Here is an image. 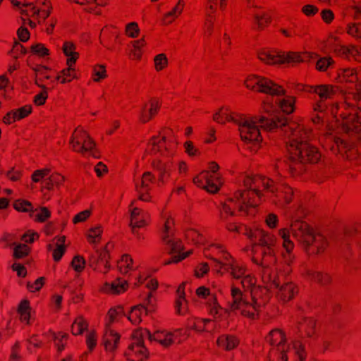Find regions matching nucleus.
I'll list each match as a JSON object with an SVG mask.
<instances>
[{
  "label": "nucleus",
  "instance_id": "obj_1",
  "mask_svg": "<svg viewBox=\"0 0 361 361\" xmlns=\"http://www.w3.org/2000/svg\"><path fill=\"white\" fill-rule=\"evenodd\" d=\"M245 85L249 89L271 95V99H268L264 104V110L269 114V117L240 116L239 118H235L221 109L214 116V120L224 123L221 118L225 117L226 120L236 123L242 140L251 151L255 152L261 146L262 139L259 130V125L266 131L279 132L286 135L289 139L288 150L290 159L296 164L317 162L320 158V154L307 142L310 133L304 126L289 121L279 112L280 109L284 114H291L294 110L293 98L286 95V90L281 86L258 75L248 76Z\"/></svg>",
  "mask_w": 361,
  "mask_h": 361
},
{
  "label": "nucleus",
  "instance_id": "obj_2",
  "mask_svg": "<svg viewBox=\"0 0 361 361\" xmlns=\"http://www.w3.org/2000/svg\"><path fill=\"white\" fill-rule=\"evenodd\" d=\"M174 334L166 331H157L152 335L147 329H140L133 334V343L129 346L126 356L130 361H144L148 356L146 347L143 344L145 338L150 341H157L164 347L174 342Z\"/></svg>",
  "mask_w": 361,
  "mask_h": 361
},
{
  "label": "nucleus",
  "instance_id": "obj_3",
  "mask_svg": "<svg viewBox=\"0 0 361 361\" xmlns=\"http://www.w3.org/2000/svg\"><path fill=\"white\" fill-rule=\"evenodd\" d=\"M293 236L300 241L309 255L323 252L329 242L323 235L315 234L313 230L305 222L295 220L290 225Z\"/></svg>",
  "mask_w": 361,
  "mask_h": 361
},
{
  "label": "nucleus",
  "instance_id": "obj_4",
  "mask_svg": "<svg viewBox=\"0 0 361 361\" xmlns=\"http://www.w3.org/2000/svg\"><path fill=\"white\" fill-rule=\"evenodd\" d=\"M231 310L238 312L240 314L254 319L256 312L259 311L262 306V303L253 295H252V302L248 301L241 289L235 285L231 286Z\"/></svg>",
  "mask_w": 361,
  "mask_h": 361
},
{
  "label": "nucleus",
  "instance_id": "obj_5",
  "mask_svg": "<svg viewBox=\"0 0 361 361\" xmlns=\"http://www.w3.org/2000/svg\"><path fill=\"white\" fill-rule=\"evenodd\" d=\"M251 183H252L255 185H262L265 190L267 191L275 194L277 197L281 200V199H283L286 203H289L290 202V195L292 194V189L288 186L285 185H274L273 181L269 179L265 178H255V179H249L247 180V185L250 184L249 188L250 190H253L254 192L260 197L261 193L259 190H255L252 188L251 185Z\"/></svg>",
  "mask_w": 361,
  "mask_h": 361
},
{
  "label": "nucleus",
  "instance_id": "obj_6",
  "mask_svg": "<svg viewBox=\"0 0 361 361\" xmlns=\"http://www.w3.org/2000/svg\"><path fill=\"white\" fill-rule=\"evenodd\" d=\"M170 220L168 219L164 224V231L162 235V240L166 245V250L170 255L177 254L172 257V259L164 262V264H170L172 262L177 263L182 259L187 257L190 252L183 253L182 252L183 245L181 243L175 240L174 239L170 238L169 234Z\"/></svg>",
  "mask_w": 361,
  "mask_h": 361
},
{
  "label": "nucleus",
  "instance_id": "obj_7",
  "mask_svg": "<svg viewBox=\"0 0 361 361\" xmlns=\"http://www.w3.org/2000/svg\"><path fill=\"white\" fill-rule=\"evenodd\" d=\"M343 130L350 137V143L340 140L341 143L345 147L354 146L357 140L361 141V117L357 114H350L343 121Z\"/></svg>",
  "mask_w": 361,
  "mask_h": 361
},
{
  "label": "nucleus",
  "instance_id": "obj_8",
  "mask_svg": "<svg viewBox=\"0 0 361 361\" xmlns=\"http://www.w3.org/2000/svg\"><path fill=\"white\" fill-rule=\"evenodd\" d=\"M248 237L254 246L259 245L264 255L272 256L275 253L276 238L262 230L250 231Z\"/></svg>",
  "mask_w": 361,
  "mask_h": 361
},
{
  "label": "nucleus",
  "instance_id": "obj_9",
  "mask_svg": "<svg viewBox=\"0 0 361 361\" xmlns=\"http://www.w3.org/2000/svg\"><path fill=\"white\" fill-rule=\"evenodd\" d=\"M258 58L262 61L269 64H279L284 63H297L302 61L303 59L297 53L289 52L287 54L262 50L258 53Z\"/></svg>",
  "mask_w": 361,
  "mask_h": 361
},
{
  "label": "nucleus",
  "instance_id": "obj_10",
  "mask_svg": "<svg viewBox=\"0 0 361 361\" xmlns=\"http://www.w3.org/2000/svg\"><path fill=\"white\" fill-rule=\"evenodd\" d=\"M74 45L70 42H65L63 45V52L67 56V63L69 66L68 68L62 71V75L59 76L58 79L63 78L61 82H66L71 80L75 78L74 70L71 68L72 65L77 59V54L73 51Z\"/></svg>",
  "mask_w": 361,
  "mask_h": 361
},
{
  "label": "nucleus",
  "instance_id": "obj_11",
  "mask_svg": "<svg viewBox=\"0 0 361 361\" xmlns=\"http://www.w3.org/2000/svg\"><path fill=\"white\" fill-rule=\"evenodd\" d=\"M302 90L310 93H315L319 97L320 102L318 103L316 107L314 108V110L319 111H323L326 108V106L322 104V102L327 99H331L335 93L331 86L326 85L311 86L307 87L306 89L302 87Z\"/></svg>",
  "mask_w": 361,
  "mask_h": 361
},
{
  "label": "nucleus",
  "instance_id": "obj_12",
  "mask_svg": "<svg viewBox=\"0 0 361 361\" xmlns=\"http://www.w3.org/2000/svg\"><path fill=\"white\" fill-rule=\"evenodd\" d=\"M266 340L271 345H276L277 350L280 353L281 361H287L288 357L286 355V338L285 335L278 329L271 331Z\"/></svg>",
  "mask_w": 361,
  "mask_h": 361
},
{
  "label": "nucleus",
  "instance_id": "obj_13",
  "mask_svg": "<svg viewBox=\"0 0 361 361\" xmlns=\"http://www.w3.org/2000/svg\"><path fill=\"white\" fill-rule=\"evenodd\" d=\"M152 150L154 153H159L163 158L170 157L173 154L172 140H167L166 136H163L158 140L154 137L152 141Z\"/></svg>",
  "mask_w": 361,
  "mask_h": 361
},
{
  "label": "nucleus",
  "instance_id": "obj_14",
  "mask_svg": "<svg viewBox=\"0 0 361 361\" xmlns=\"http://www.w3.org/2000/svg\"><path fill=\"white\" fill-rule=\"evenodd\" d=\"M130 221L129 226L131 228L132 232L140 238L139 233L136 231V228H142L147 225L148 214L147 212L141 210L137 207L133 208L130 211Z\"/></svg>",
  "mask_w": 361,
  "mask_h": 361
},
{
  "label": "nucleus",
  "instance_id": "obj_15",
  "mask_svg": "<svg viewBox=\"0 0 361 361\" xmlns=\"http://www.w3.org/2000/svg\"><path fill=\"white\" fill-rule=\"evenodd\" d=\"M264 274L267 275L269 279L271 281V286H274L278 289L279 293L280 294V297L283 300H288L294 295V286L291 283H286L284 285H281L280 283L275 279V277H272L269 272V270L266 268H264Z\"/></svg>",
  "mask_w": 361,
  "mask_h": 361
},
{
  "label": "nucleus",
  "instance_id": "obj_16",
  "mask_svg": "<svg viewBox=\"0 0 361 361\" xmlns=\"http://www.w3.org/2000/svg\"><path fill=\"white\" fill-rule=\"evenodd\" d=\"M196 293L200 298L206 300V304L209 308L210 313L212 315L217 314L220 307L216 302L215 295L212 293L210 290L204 286L199 287L197 289Z\"/></svg>",
  "mask_w": 361,
  "mask_h": 361
},
{
  "label": "nucleus",
  "instance_id": "obj_17",
  "mask_svg": "<svg viewBox=\"0 0 361 361\" xmlns=\"http://www.w3.org/2000/svg\"><path fill=\"white\" fill-rule=\"evenodd\" d=\"M204 173H206V175L204 176L206 182L205 185L203 184L202 180L199 179L197 177L193 178V183L198 187L205 189L209 192H216L219 190V186L218 184H221L220 177L218 176L215 177H212V176H209L207 171H204Z\"/></svg>",
  "mask_w": 361,
  "mask_h": 361
},
{
  "label": "nucleus",
  "instance_id": "obj_18",
  "mask_svg": "<svg viewBox=\"0 0 361 361\" xmlns=\"http://www.w3.org/2000/svg\"><path fill=\"white\" fill-rule=\"evenodd\" d=\"M216 267L219 269H224L226 271H230L235 279H240L244 274L243 270L233 263L231 256L228 254H224V262L216 261Z\"/></svg>",
  "mask_w": 361,
  "mask_h": 361
},
{
  "label": "nucleus",
  "instance_id": "obj_19",
  "mask_svg": "<svg viewBox=\"0 0 361 361\" xmlns=\"http://www.w3.org/2000/svg\"><path fill=\"white\" fill-rule=\"evenodd\" d=\"M109 257V255L107 246L104 247L102 250L95 248V253L90 255V266L95 269L96 268L94 266H96L99 262H102L104 264L105 267L109 269L110 267L108 264Z\"/></svg>",
  "mask_w": 361,
  "mask_h": 361
},
{
  "label": "nucleus",
  "instance_id": "obj_20",
  "mask_svg": "<svg viewBox=\"0 0 361 361\" xmlns=\"http://www.w3.org/2000/svg\"><path fill=\"white\" fill-rule=\"evenodd\" d=\"M154 180V176L150 172H145L142 178L140 183H136V190L140 194L139 198L142 201H148V198L145 197L144 192H147L150 188L149 183Z\"/></svg>",
  "mask_w": 361,
  "mask_h": 361
},
{
  "label": "nucleus",
  "instance_id": "obj_21",
  "mask_svg": "<svg viewBox=\"0 0 361 361\" xmlns=\"http://www.w3.org/2000/svg\"><path fill=\"white\" fill-rule=\"evenodd\" d=\"M119 335L110 328L107 327L104 336V345L108 353H113L117 348L119 341Z\"/></svg>",
  "mask_w": 361,
  "mask_h": 361
},
{
  "label": "nucleus",
  "instance_id": "obj_22",
  "mask_svg": "<svg viewBox=\"0 0 361 361\" xmlns=\"http://www.w3.org/2000/svg\"><path fill=\"white\" fill-rule=\"evenodd\" d=\"M334 245L331 246V248L336 256L341 258L348 259V252L349 250L348 243L346 242L343 236H338L336 239Z\"/></svg>",
  "mask_w": 361,
  "mask_h": 361
},
{
  "label": "nucleus",
  "instance_id": "obj_23",
  "mask_svg": "<svg viewBox=\"0 0 361 361\" xmlns=\"http://www.w3.org/2000/svg\"><path fill=\"white\" fill-rule=\"evenodd\" d=\"M159 108L157 101H151L150 108L147 110V104H144L141 108L140 118L142 123L149 121L152 116L156 114Z\"/></svg>",
  "mask_w": 361,
  "mask_h": 361
},
{
  "label": "nucleus",
  "instance_id": "obj_24",
  "mask_svg": "<svg viewBox=\"0 0 361 361\" xmlns=\"http://www.w3.org/2000/svg\"><path fill=\"white\" fill-rule=\"evenodd\" d=\"M152 165L154 169L159 173V180L164 183L170 170L168 162L164 159H156L153 161Z\"/></svg>",
  "mask_w": 361,
  "mask_h": 361
},
{
  "label": "nucleus",
  "instance_id": "obj_25",
  "mask_svg": "<svg viewBox=\"0 0 361 361\" xmlns=\"http://www.w3.org/2000/svg\"><path fill=\"white\" fill-rule=\"evenodd\" d=\"M126 282L118 279L114 282H106L104 285L103 290L107 293H120L126 290Z\"/></svg>",
  "mask_w": 361,
  "mask_h": 361
},
{
  "label": "nucleus",
  "instance_id": "obj_26",
  "mask_svg": "<svg viewBox=\"0 0 361 361\" xmlns=\"http://www.w3.org/2000/svg\"><path fill=\"white\" fill-rule=\"evenodd\" d=\"M89 135L83 130L78 132H75L70 140V143L73 147L74 151L78 152L80 147L89 139Z\"/></svg>",
  "mask_w": 361,
  "mask_h": 361
},
{
  "label": "nucleus",
  "instance_id": "obj_27",
  "mask_svg": "<svg viewBox=\"0 0 361 361\" xmlns=\"http://www.w3.org/2000/svg\"><path fill=\"white\" fill-rule=\"evenodd\" d=\"M219 346L230 350L235 348L238 343V341L233 336L222 335L217 340Z\"/></svg>",
  "mask_w": 361,
  "mask_h": 361
},
{
  "label": "nucleus",
  "instance_id": "obj_28",
  "mask_svg": "<svg viewBox=\"0 0 361 361\" xmlns=\"http://www.w3.org/2000/svg\"><path fill=\"white\" fill-rule=\"evenodd\" d=\"M145 310L146 314L150 311L145 305H139L132 308L130 314L128 316V319L134 324L141 322V312Z\"/></svg>",
  "mask_w": 361,
  "mask_h": 361
},
{
  "label": "nucleus",
  "instance_id": "obj_29",
  "mask_svg": "<svg viewBox=\"0 0 361 361\" xmlns=\"http://www.w3.org/2000/svg\"><path fill=\"white\" fill-rule=\"evenodd\" d=\"M342 74L343 77L349 82H360L361 87V70L356 71L355 69L345 68L342 69Z\"/></svg>",
  "mask_w": 361,
  "mask_h": 361
},
{
  "label": "nucleus",
  "instance_id": "obj_30",
  "mask_svg": "<svg viewBox=\"0 0 361 361\" xmlns=\"http://www.w3.org/2000/svg\"><path fill=\"white\" fill-rule=\"evenodd\" d=\"M64 241L65 237L63 236L59 239L56 248H54L52 245H48L49 250L53 251V257L55 261L60 260L65 252Z\"/></svg>",
  "mask_w": 361,
  "mask_h": 361
},
{
  "label": "nucleus",
  "instance_id": "obj_31",
  "mask_svg": "<svg viewBox=\"0 0 361 361\" xmlns=\"http://www.w3.org/2000/svg\"><path fill=\"white\" fill-rule=\"evenodd\" d=\"M235 198L237 200L235 202L239 207V210L240 212L245 211V209L248 207H254L255 205L250 202V198L248 197H245V195L242 192H238L235 194Z\"/></svg>",
  "mask_w": 361,
  "mask_h": 361
},
{
  "label": "nucleus",
  "instance_id": "obj_32",
  "mask_svg": "<svg viewBox=\"0 0 361 361\" xmlns=\"http://www.w3.org/2000/svg\"><path fill=\"white\" fill-rule=\"evenodd\" d=\"M280 235L283 240V246L287 251V255L284 256V258L287 263L290 261V252L293 247V243L289 240V231L286 229H282L280 231Z\"/></svg>",
  "mask_w": 361,
  "mask_h": 361
},
{
  "label": "nucleus",
  "instance_id": "obj_33",
  "mask_svg": "<svg viewBox=\"0 0 361 361\" xmlns=\"http://www.w3.org/2000/svg\"><path fill=\"white\" fill-rule=\"evenodd\" d=\"M18 312L20 315V319L23 322L28 323L30 319V306L27 300H23L18 309Z\"/></svg>",
  "mask_w": 361,
  "mask_h": 361
},
{
  "label": "nucleus",
  "instance_id": "obj_34",
  "mask_svg": "<svg viewBox=\"0 0 361 361\" xmlns=\"http://www.w3.org/2000/svg\"><path fill=\"white\" fill-rule=\"evenodd\" d=\"M87 327L86 322L82 317H78L72 325V333L74 335L82 334Z\"/></svg>",
  "mask_w": 361,
  "mask_h": 361
},
{
  "label": "nucleus",
  "instance_id": "obj_35",
  "mask_svg": "<svg viewBox=\"0 0 361 361\" xmlns=\"http://www.w3.org/2000/svg\"><path fill=\"white\" fill-rule=\"evenodd\" d=\"M31 216L39 221H44L50 216V212L46 207H40L39 209H32Z\"/></svg>",
  "mask_w": 361,
  "mask_h": 361
},
{
  "label": "nucleus",
  "instance_id": "obj_36",
  "mask_svg": "<svg viewBox=\"0 0 361 361\" xmlns=\"http://www.w3.org/2000/svg\"><path fill=\"white\" fill-rule=\"evenodd\" d=\"M133 259L130 257L125 255L119 263V269L123 274L128 272V270L133 269L132 267Z\"/></svg>",
  "mask_w": 361,
  "mask_h": 361
},
{
  "label": "nucleus",
  "instance_id": "obj_37",
  "mask_svg": "<svg viewBox=\"0 0 361 361\" xmlns=\"http://www.w3.org/2000/svg\"><path fill=\"white\" fill-rule=\"evenodd\" d=\"M28 250L27 246L25 244H15L13 256L18 259L22 258L28 254Z\"/></svg>",
  "mask_w": 361,
  "mask_h": 361
},
{
  "label": "nucleus",
  "instance_id": "obj_38",
  "mask_svg": "<svg viewBox=\"0 0 361 361\" xmlns=\"http://www.w3.org/2000/svg\"><path fill=\"white\" fill-rule=\"evenodd\" d=\"M102 230L99 226L93 227L90 229L89 233L87 235L89 242L93 245L97 243L96 238L101 237Z\"/></svg>",
  "mask_w": 361,
  "mask_h": 361
},
{
  "label": "nucleus",
  "instance_id": "obj_39",
  "mask_svg": "<svg viewBox=\"0 0 361 361\" xmlns=\"http://www.w3.org/2000/svg\"><path fill=\"white\" fill-rule=\"evenodd\" d=\"M94 147V142L90 137L85 142L82 144V145L78 149V152L81 153L90 152L92 156L95 157L93 152Z\"/></svg>",
  "mask_w": 361,
  "mask_h": 361
},
{
  "label": "nucleus",
  "instance_id": "obj_40",
  "mask_svg": "<svg viewBox=\"0 0 361 361\" xmlns=\"http://www.w3.org/2000/svg\"><path fill=\"white\" fill-rule=\"evenodd\" d=\"M50 171L51 169L49 168H44L43 169L35 171L32 175V181L38 183L41 179L45 178Z\"/></svg>",
  "mask_w": 361,
  "mask_h": 361
},
{
  "label": "nucleus",
  "instance_id": "obj_41",
  "mask_svg": "<svg viewBox=\"0 0 361 361\" xmlns=\"http://www.w3.org/2000/svg\"><path fill=\"white\" fill-rule=\"evenodd\" d=\"M85 260L83 257L77 255L74 257L71 262V265L74 270L77 272H80L85 267Z\"/></svg>",
  "mask_w": 361,
  "mask_h": 361
},
{
  "label": "nucleus",
  "instance_id": "obj_42",
  "mask_svg": "<svg viewBox=\"0 0 361 361\" xmlns=\"http://www.w3.org/2000/svg\"><path fill=\"white\" fill-rule=\"evenodd\" d=\"M36 84L41 88L43 89V90L37 94L35 97V99H34V102L37 104V105H42L43 104L45 101H46V99L47 97V90H46V88L44 85L38 83V82L37 81L36 82Z\"/></svg>",
  "mask_w": 361,
  "mask_h": 361
},
{
  "label": "nucleus",
  "instance_id": "obj_43",
  "mask_svg": "<svg viewBox=\"0 0 361 361\" xmlns=\"http://www.w3.org/2000/svg\"><path fill=\"white\" fill-rule=\"evenodd\" d=\"M14 208L20 212H29L32 211V206L30 202L27 201L17 200L14 203Z\"/></svg>",
  "mask_w": 361,
  "mask_h": 361
},
{
  "label": "nucleus",
  "instance_id": "obj_44",
  "mask_svg": "<svg viewBox=\"0 0 361 361\" xmlns=\"http://www.w3.org/2000/svg\"><path fill=\"white\" fill-rule=\"evenodd\" d=\"M312 279L320 283L321 284H326L329 281V276L324 274L319 271H314L311 274Z\"/></svg>",
  "mask_w": 361,
  "mask_h": 361
},
{
  "label": "nucleus",
  "instance_id": "obj_45",
  "mask_svg": "<svg viewBox=\"0 0 361 361\" xmlns=\"http://www.w3.org/2000/svg\"><path fill=\"white\" fill-rule=\"evenodd\" d=\"M154 63L157 71L163 69L167 64V58L166 55L160 54L156 56L154 58Z\"/></svg>",
  "mask_w": 361,
  "mask_h": 361
},
{
  "label": "nucleus",
  "instance_id": "obj_46",
  "mask_svg": "<svg viewBox=\"0 0 361 361\" xmlns=\"http://www.w3.org/2000/svg\"><path fill=\"white\" fill-rule=\"evenodd\" d=\"M348 32L361 40V25L355 23L348 25Z\"/></svg>",
  "mask_w": 361,
  "mask_h": 361
},
{
  "label": "nucleus",
  "instance_id": "obj_47",
  "mask_svg": "<svg viewBox=\"0 0 361 361\" xmlns=\"http://www.w3.org/2000/svg\"><path fill=\"white\" fill-rule=\"evenodd\" d=\"M332 63V60L327 58H321L317 62V68L320 71H324Z\"/></svg>",
  "mask_w": 361,
  "mask_h": 361
},
{
  "label": "nucleus",
  "instance_id": "obj_48",
  "mask_svg": "<svg viewBox=\"0 0 361 361\" xmlns=\"http://www.w3.org/2000/svg\"><path fill=\"white\" fill-rule=\"evenodd\" d=\"M253 16L256 23L257 24L259 28L263 27V20L266 23H268L270 21V18L268 16H267L265 13H254Z\"/></svg>",
  "mask_w": 361,
  "mask_h": 361
},
{
  "label": "nucleus",
  "instance_id": "obj_49",
  "mask_svg": "<svg viewBox=\"0 0 361 361\" xmlns=\"http://www.w3.org/2000/svg\"><path fill=\"white\" fill-rule=\"evenodd\" d=\"M30 112H31V106H23V107L19 109L18 111H15V114H13V117L17 118V119H21V118L27 116Z\"/></svg>",
  "mask_w": 361,
  "mask_h": 361
},
{
  "label": "nucleus",
  "instance_id": "obj_50",
  "mask_svg": "<svg viewBox=\"0 0 361 361\" xmlns=\"http://www.w3.org/2000/svg\"><path fill=\"white\" fill-rule=\"evenodd\" d=\"M139 30H140L136 23H130L126 26V32L130 37H136Z\"/></svg>",
  "mask_w": 361,
  "mask_h": 361
},
{
  "label": "nucleus",
  "instance_id": "obj_51",
  "mask_svg": "<svg viewBox=\"0 0 361 361\" xmlns=\"http://www.w3.org/2000/svg\"><path fill=\"white\" fill-rule=\"evenodd\" d=\"M32 51L39 56H46L49 54V50L42 44H37L32 47Z\"/></svg>",
  "mask_w": 361,
  "mask_h": 361
},
{
  "label": "nucleus",
  "instance_id": "obj_52",
  "mask_svg": "<svg viewBox=\"0 0 361 361\" xmlns=\"http://www.w3.org/2000/svg\"><path fill=\"white\" fill-rule=\"evenodd\" d=\"M293 345L295 353L298 355L299 360L302 361L303 360V345L302 343L300 341H294Z\"/></svg>",
  "mask_w": 361,
  "mask_h": 361
},
{
  "label": "nucleus",
  "instance_id": "obj_53",
  "mask_svg": "<svg viewBox=\"0 0 361 361\" xmlns=\"http://www.w3.org/2000/svg\"><path fill=\"white\" fill-rule=\"evenodd\" d=\"M44 277H39L38 278L35 282L33 284H31L30 283H27V288L30 291H37L39 290L42 286L44 284Z\"/></svg>",
  "mask_w": 361,
  "mask_h": 361
},
{
  "label": "nucleus",
  "instance_id": "obj_54",
  "mask_svg": "<svg viewBox=\"0 0 361 361\" xmlns=\"http://www.w3.org/2000/svg\"><path fill=\"white\" fill-rule=\"evenodd\" d=\"M123 307H118L117 308L111 309L109 312V319L111 322L116 320L117 316L124 315Z\"/></svg>",
  "mask_w": 361,
  "mask_h": 361
},
{
  "label": "nucleus",
  "instance_id": "obj_55",
  "mask_svg": "<svg viewBox=\"0 0 361 361\" xmlns=\"http://www.w3.org/2000/svg\"><path fill=\"white\" fill-rule=\"evenodd\" d=\"M90 215V210H84L80 213H78L77 215L75 216L73 218V223L77 224L79 222H82L85 221Z\"/></svg>",
  "mask_w": 361,
  "mask_h": 361
},
{
  "label": "nucleus",
  "instance_id": "obj_56",
  "mask_svg": "<svg viewBox=\"0 0 361 361\" xmlns=\"http://www.w3.org/2000/svg\"><path fill=\"white\" fill-rule=\"evenodd\" d=\"M339 54H342L343 55H347L348 54H358V55H361V47H353L352 49H349L348 48H345V47H341L339 49V51H338Z\"/></svg>",
  "mask_w": 361,
  "mask_h": 361
},
{
  "label": "nucleus",
  "instance_id": "obj_57",
  "mask_svg": "<svg viewBox=\"0 0 361 361\" xmlns=\"http://www.w3.org/2000/svg\"><path fill=\"white\" fill-rule=\"evenodd\" d=\"M13 271L17 272V274L20 277H25L26 276V270L24 266L15 263L12 266Z\"/></svg>",
  "mask_w": 361,
  "mask_h": 361
},
{
  "label": "nucleus",
  "instance_id": "obj_58",
  "mask_svg": "<svg viewBox=\"0 0 361 361\" xmlns=\"http://www.w3.org/2000/svg\"><path fill=\"white\" fill-rule=\"evenodd\" d=\"M180 288H181V287H180L178 290V293L180 295V298H179V300H178L176 301V311L180 314H183V311H182V305H183L182 300H184V293H183V291H180Z\"/></svg>",
  "mask_w": 361,
  "mask_h": 361
},
{
  "label": "nucleus",
  "instance_id": "obj_59",
  "mask_svg": "<svg viewBox=\"0 0 361 361\" xmlns=\"http://www.w3.org/2000/svg\"><path fill=\"white\" fill-rule=\"evenodd\" d=\"M315 325L314 321L312 319H308L302 324V327L305 329V331L307 332V335L310 337L312 336V331L311 330L314 329Z\"/></svg>",
  "mask_w": 361,
  "mask_h": 361
},
{
  "label": "nucleus",
  "instance_id": "obj_60",
  "mask_svg": "<svg viewBox=\"0 0 361 361\" xmlns=\"http://www.w3.org/2000/svg\"><path fill=\"white\" fill-rule=\"evenodd\" d=\"M18 37L20 41L22 42H26L28 40L30 37V33L27 30V29L25 27H20L18 30Z\"/></svg>",
  "mask_w": 361,
  "mask_h": 361
},
{
  "label": "nucleus",
  "instance_id": "obj_61",
  "mask_svg": "<svg viewBox=\"0 0 361 361\" xmlns=\"http://www.w3.org/2000/svg\"><path fill=\"white\" fill-rule=\"evenodd\" d=\"M322 19L327 23L334 19V13L331 10L324 9L322 11Z\"/></svg>",
  "mask_w": 361,
  "mask_h": 361
},
{
  "label": "nucleus",
  "instance_id": "obj_62",
  "mask_svg": "<svg viewBox=\"0 0 361 361\" xmlns=\"http://www.w3.org/2000/svg\"><path fill=\"white\" fill-rule=\"evenodd\" d=\"M18 343H16L11 348V354L10 355V360L11 361H18L20 360L21 357L18 355L17 352V349L18 348Z\"/></svg>",
  "mask_w": 361,
  "mask_h": 361
},
{
  "label": "nucleus",
  "instance_id": "obj_63",
  "mask_svg": "<svg viewBox=\"0 0 361 361\" xmlns=\"http://www.w3.org/2000/svg\"><path fill=\"white\" fill-rule=\"evenodd\" d=\"M302 11L307 15V16H312L315 14L318 9L317 7L312 5H306L303 7Z\"/></svg>",
  "mask_w": 361,
  "mask_h": 361
},
{
  "label": "nucleus",
  "instance_id": "obj_64",
  "mask_svg": "<svg viewBox=\"0 0 361 361\" xmlns=\"http://www.w3.org/2000/svg\"><path fill=\"white\" fill-rule=\"evenodd\" d=\"M267 224L270 228H274L276 225L277 216L274 214H270L267 218Z\"/></svg>",
  "mask_w": 361,
  "mask_h": 361
}]
</instances>
